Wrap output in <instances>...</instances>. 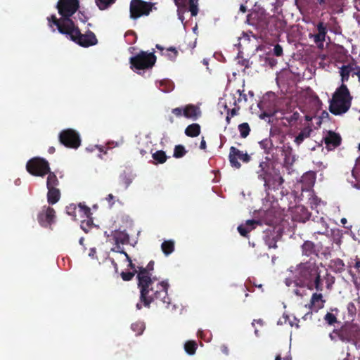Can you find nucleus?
I'll return each mask as SVG.
<instances>
[{
  "label": "nucleus",
  "instance_id": "f257e3e1",
  "mask_svg": "<svg viewBox=\"0 0 360 360\" xmlns=\"http://www.w3.org/2000/svg\"><path fill=\"white\" fill-rule=\"evenodd\" d=\"M154 261H150L146 267H138V288L140 290V300L145 307L149 308L150 304L157 302L165 308H168L171 299L168 296L169 283L162 281L155 285L158 281L156 276L152 277L150 271L154 269Z\"/></svg>",
  "mask_w": 360,
  "mask_h": 360
},
{
  "label": "nucleus",
  "instance_id": "f03ea898",
  "mask_svg": "<svg viewBox=\"0 0 360 360\" xmlns=\"http://www.w3.org/2000/svg\"><path fill=\"white\" fill-rule=\"evenodd\" d=\"M299 285L309 290L316 289L318 292L323 290L321 272L315 262L301 263L298 266Z\"/></svg>",
  "mask_w": 360,
  "mask_h": 360
},
{
  "label": "nucleus",
  "instance_id": "7ed1b4c3",
  "mask_svg": "<svg viewBox=\"0 0 360 360\" xmlns=\"http://www.w3.org/2000/svg\"><path fill=\"white\" fill-rule=\"evenodd\" d=\"M79 7L78 0H59L57 4L58 13L62 16L58 19L56 15H52L48 18L50 27H52L51 22L63 30L75 25V22L71 19V16L76 13Z\"/></svg>",
  "mask_w": 360,
  "mask_h": 360
},
{
  "label": "nucleus",
  "instance_id": "20e7f679",
  "mask_svg": "<svg viewBox=\"0 0 360 360\" xmlns=\"http://www.w3.org/2000/svg\"><path fill=\"white\" fill-rule=\"evenodd\" d=\"M352 96L345 84H342L330 100L329 111L335 115L346 113L351 107Z\"/></svg>",
  "mask_w": 360,
  "mask_h": 360
},
{
  "label": "nucleus",
  "instance_id": "39448f33",
  "mask_svg": "<svg viewBox=\"0 0 360 360\" xmlns=\"http://www.w3.org/2000/svg\"><path fill=\"white\" fill-rule=\"evenodd\" d=\"M59 32L67 35L72 41L83 47H89L98 43L96 37L93 32L88 31L85 34H82L79 27L75 25L64 30L59 28Z\"/></svg>",
  "mask_w": 360,
  "mask_h": 360
},
{
  "label": "nucleus",
  "instance_id": "423d86ee",
  "mask_svg": "<svg viewBox=\"0 0 360 360\" xmlns=\"http://www.w3.org/2000/svg\"><path fill=\"white\" fill-rule=\"evenodd\" d=\"M258 26L262 31H268L271 35H278L285 29L286 22L278 16H264L259 20Z\"/></svg>",
  "mask_w": 360,
  "mask_h": 360
},
{
  "label": "nucleus",
  "instance_id": "0eeeda50",
  "mask_svg": "<svg viewBox=\"0 0 360 360\" xmlns=\"http://www.w3.org/2000/svg\"><path fill=\"white\" fill-rule=\"evenodd\" d=\"M156 62L154 53L141 51L136 55L129 58L130 68L135 70H148L152 68Z\"/></svg>",
  "mask_w": 360,
  "mask_h": 360
},
{
  "label": "nucleus",
  "instance_id": "6e6552de",
  "mask_svg": "<svg viewBox=\"0 0 360 360\" xmlns=\"http://www.w3.org/2000/svg\"><path fill=\"white\" fill-rule=\"evenodd\" d=\"M339 340L343 342L357 345L360 342V326L352 322H345L339 328Z\"/></svg>",
  "mask_w": 360,
  "mask_h": 360
},
{
  "label": "nucleus",
  "instance_id": "1a4fd4ad",
  "mask_svg": "<svg viewBox=\"0 0 360 360\" xmlns=\"http://www.w3.org/2000/svg\"><path fill=\"white\" fill-rule=\"evenodd\" d=\"M154 5V3L143 0H131L129 6L130 18L136 20L142 16L149 15Z\"/></svg>",
  "mask_w": 360,
  "mask_h": 360
},
{
  "label": "nucleus",
  "instance_id": "9d476101",
  "mask_svg": "<svg viewBox=\"0 0 360 360\" xmlns=\"http://www.w3.org/2000/svg\"><path fill=\"white\" fill-rule=\"evenodd\" d=\"M26 169L30 174L41 177L50 172L49 162L39 157H34L28 160L26 164Z\"/></svg>",
  "mask_w": 360,
  "mask_h": 360
},
{
  "label": "nucleus",
  "instance_id": "9b49d317",
  "mask_svg": "<svg viewBox=\"0 0 360 360\" xmlns=\"http://www.w3.org/2000/svg\"><path fill=\"white\" fill-rule=\"evenodd\" d=\"M60 143L69 148L77 149L81 145V139L77 131L72 129L61 131L58 136Z\"/></svg>",
  "mask_w": 360,
  "mask_h": 360
},
{
  "label": "nucleus",
  "instance_id": "f8f14e48",
  "mask_svg": "<svg viewBox=\"0 0 360 360\" xmlns=\"http://www.w3.org/2000/svg\"><path fill=\"white\" fill-rule=\"evenodd\" d=\"M248 163L251 161L252 157L247 151L240 150L235 146H231L229 149V160L232 167L240 169L241 163Z\"/></svg>",
  "mask_w": 360,
  "mask_h": 360
},
{
  "label": "nucleus",
  "instance_id": "ddd939ff",
  "mask_svg": "<svg viewBox=\"0 0 360 360\" xmlns=\"http://www.w3.org/2000/svg\"><path fill=\"white\" fill-rule=\"evenodd\" d=\"M269 161L270 158L266 156L265 160L259 162V169L257 172L258 179L264 181V186L266 189L270 188L271 182L273 179Z\"/></svg>",
  "mask_w": 360,
  "mask_h": 360
},
{
  "label": "nucleus",
  "instance_id": "4468645a",
  "mask_svg": "<svg viewBox=\"0 0 360 360\" xmlns=\"http://www.w3.org/2000/svg\"><path fill=\"white\" fill-rule=\"evenodd\" d=\"M342 84L348 82L349 77L356 76L360 82V66L356 63H350L342 65L340 69Z\"/></svg>",
  "mask_w": 360,
  "mask_h": 360
},
{
  "label": "nucleus",
  "instance_id": "2eb2a0df",
  "mask_svg": "<svg viewBox=\"0 0 360 360\" xmlns=\"http://www.w3.org/2000/svg\"><path fill=\"white\" fill-rule=\"evenodd\" d=\"M55 218V210L49 206H44L37 216L39 224L44 227L51 226L54 222Z\"/></svg>",
  "mask_w": 360,
  "mask_h": 360
},
{
  "label": "nucleus",
  "instance_id": "dca6fc26",
  "mask_svg": "<svg viewBox=\"0 0 360 360\" xmlns=\"http://www.w3.org/2000/svg\"><path fill=\"white\" fill-rule=\"evenodd\" d=\"M323 141L326 144L327 150H332L341 144L342 138L339 134L329 131L326 136L323 138Z\"/></svg>",
  "mask_w": 360,
  "mask_h": 360
},
{
  "label": "nucleus",
  "instance_id": "f3484780",
  "mask_svg": "<svg viewBox=\"0 0 360 360\" xmlns=\"http://www.w3.org/2000/svg\"><path fill=\"white\" fill-rule=\"evenodd\" d=\"M317 32L313 35L314 41L319 47L323 46V42L326 41L328 29L326 25L323 21H319L316 25Z\"/></svg>",
  "mask_w": 360,
  "mask_h": 360
},
{
  "label": "nucleus",
  "instance_id": "a211bd4d",
  "mask_svg": "<svg viewBox=\"0 0 360 360\" xmlns=\"http://www.w3.org/2000/svg\"><path fill=\"white\" fill-rule=\"evenodd\" d=\"M326 300L323 299L321 293L314 292L312 294L309 308L311 311L317 312L319 309L323 308Z\"/></svg>",
  "mask_w": 360,
  "mask_h": 360
},
{
  "label": "nucleus",
  "instance_id": "6ab92c4d",
  "mask_svg": "<svg viewBox=\"0 0 360 360\" xmlns=\"http://www.w3.org/2000/svg\"><path fill=\"white\" fill-rule=\"evenodd\" d=\"M310 217L311 212L304 206L298 205L295 207L293 214L295 221L304 223L309 219Z\"/></svg>",
  "mask_w": 360,
  "mask_h": 360
},
{
  "label": "nucleus",
  "instance_id": "aec40b11",
  "mask_svg": "<svg viewBox=\"0 0 360 360\" xmlns=\"http://www.w3.org/2000/svg\"><path fill=\"white\" fill-rule=\"evenodd\" d=\"M302 255L307 257L319 256V249L311 240H305L301 246Z\"/></svg>",
  "mask_w": 360,
  "mask_h": 360
},
{
  "label": "nucleus",
  "instance_id": "412c9836",
  "mask_svg": "<svg viewBox=\"0 0 360 360\" xmlns=\"http://www.w3.org/2000/svg\"><path fill=\"white\" fill-rule=\"evenodd\" d=\"M112 237L116 244L117 250H121L120 244H127L129 240V236L124 231H115Z\"/></svg>",
  "mask_w": 360,
  "mask_h": 360
},
{
  "label": "nucleus",
  "instance_id": "4be33fe9",
  "mask_svg": "<svg viewBox=\"0 0 360 360\" xmlns=\"http://www.w3.org/2000/svg\"><path fill=\"white\" fill-rule=\"evenodd\" d=\"M200 115V108L193 104H188L184 108V116L188 119L195 120Z\"/></svg>",
  "mask_w": 360,
  "mask_h": 360
},
{
  "label": "nucleus",
  "instance_id": "5701e85b",
  "mask_svg": "<svg viewBox=\"0 0 360 360\" xmlns=\"http://www.w3.org/2000/svg\"><path fill=\"white\" fill-rule=\"evenodd\" d=\"M316 173L313 171L306 172L302 176L301 182L304 188L308 190L314 186L316 181Z\"/></svg>",
  "mask_w": 360,
  "mask_h": 360
},
{
  "label": "nucleus",
  "instance_id": "b1692460",
  "mask_svg": "<svg viewBox=\"0 0 360 360\" xmlns=\"http://www.w3.org/2000/svg\"><path fill=\"white\" fill-rule=\"evenodd\" d=\"M47 202L49 205H54L58 202L60 198V191L58 188H47Z\"/></svg>",
  "mask_w": 360,
  "mask_h": 360
},
{
  "label": "nucleus",
  "instance_id": "393cba45",
  "mask_svg": "<svg viewBox=\"0 0 360 360\" xmlns=\"http://www.w3.org/2000/svg\"><path fill=\"white\" fill-rule=\"evenodd\" d=\"M312 131L313 130L310 127L303 128L295 136L294 142L297 146H300L306 139L310 136Z\"/></svg>",
  "mask_w": 360,
  "mask_h": 360
},
{
  "label": "nucleus",
  "instance_id": "a878e982",
  "mask_svg": "<svg viewBox=\"0 0 360 360\" xmlns=\"http://www.w3.org/2000/svg\"><path fill=\"white\" fill-rule=\"evenodd\" d=\"M185 134L189 137H196L200 134V126L197 123L189 124L185 129Z\"/></svg>",
  "mask_w": 360,
  "mask_h": 360
},
{
  "label": "nucleus",
  "instance_id": "bb28decb",
  "mask_svg": "<svg viewBox=\"0 0 360 360\" xmlns=\"http://www.w3.org/2000/svg\"><path fill=\"white\" fill-rule=\"evenodd\" d=\"M330 266L336 273H342L345 271V263L340 258L332 259Z\"/></svg>",
  "mask_w": 360,
  "mask_h": 360
},
{
  "label": "nucleus",
  "instance_id": "cd10ccee",
  "mask_svg": "<svg viewBox=\"0 0 360 360\" xmlns=\"http://www.w3.org/2000/svg\"><path fill=\"white\" fill-rule=\"evenodd\" d=\"M46 174H48L46 179L47 188H57V186L59 185V181L56 174L50 171V172L47 173Z\"/></svg>",
  "mask_w": 360,
  "mask_h": 360
},
{
  "label": "nucleus",
  "instance_id": "c85d7f7f",
  "mask_svg": "<svg viewBox=\"0 0 360 360\" xmlns=\"http://www.w3.org/2000/svg\"><path fill=\"white\" fill-rule=\"evenodd\" d=\"M161 249L163 253L168 256L174 250V242L172 240L164 241L161 245Z\"/></svg>",
  "mask_w": 360,
  "mask_h": 360
},
{
  "label": "nucleus",
  "instance_id": "c756f323",
  "mask_svg": "<svg viewBox=\"0 0 360 360\" xmlns=\"http://www.w3.org/2000/svg\"><path fill=\"white\" fill-rule=\"evenodd\" d=\"M300 118V113L298 112H294L292 114H289L283 117V120L285 121V124L292 126L295 124Z\"/></svg>",
  "mask_w": 360,
  "mask_h": 360
},
{
  "label": "nucleus",
  "instance_id": "7c9ffc66",
  "mask_svg": "<svg viewBox=\"0 0 360 360\" xmlns=\"http://www.w3.org/2000/svg\"><path fill=\"white\" fill-rule=\"evenodd\" d=\"M259 146L264 151V153L269 155L271 153L273 148V143L269 139H264L259 142Z\"/></svg>",
  "mask_w": 360,
  "mask_h": 360
},
{
  "label": "nucleus",
  "instance_id": "2f4dec72",
  "mask_svg": "<svg viewBox=\"0 0 360 360\" xmlns=\"http://www.w3.org/2000/svg\"><path fill=\"white\" fill-rule=\"evenodd\" d=\"M184 349L189 355H193L197 349V343L193 340H188L184 344Z\"/></svg>",
  "mask_w": 360,
  "mask_h": 360
},
{
  "label": "nucleus",
  "instance_id": "473e14b6",
  "mask_svg": "<svg viewBox=\"0 0 360 360\" xmlns=\"http://www.w3.org/2000/svg\"><path fill=\"white\" fill-rule=\"evenodd\" d=\"M342 5V0H328V6H329V9L333 12H338L341 10Z\"/></svg>",
  "mask_w": 360,
  "mask_h": 360
},
{
  "label": "nucleus",
  "instance_id": "72a5a7b5",
  "mask_svg": "<svg viewBox=\"0 0 360 360\" xmlns=\"http://www.w3.org/2000/svg\"><path fill=\"white\" fill-rule=\"evenodd\" d=\"M188 11L191 12V16H196L198 13V0H188L187 6Z\"/></svg>",
  "mask_w": 360,
  "mask_h": 360
},
{
  "label": "nucleus",
  "instance_id": "f704fd0d",
  "mask_svg": "<svg viewBox=\"0 0 360 360\" xmlns=\"http://www.w3.org/2000/svg\"><path fill=\"white\" fill-rule=\"evenodd\" d=\"M153 158L159 164H163L167 161V157L165 151L160 150L153 154Z\"/></svg>",
  "mask_w": 360,
  "mask_h": 360
},
{
  "label": "nucleus",
  "instance_id": "c9c22d12",
  "mask_svg": "<svg viewBox=\"0 0 360 360\" xmlns=\"http://www.w3.org/2000/svg\"><path fill=\"white\" fill-rule=\"evenodd\" d=\"M321 280L322 281H325L326 288L330 290L333 288V285L335 283V279L333 276L326 271V274L323 276V278Z\"/></svg>",
  "mask_w": 360,
  "mask_h": 360
},
{
  "label": "nucleus",
  "instance_id": "e433bc0d",
  "mask_svg": "<svg viewBox=\"0 0 360 360\" xmlns=\"http://www.w3.org/2000/svg\"><path fill=\"white\" fill-rule=\"evenodd\" d=\"M131 328L136 333V335H140L143 333L145 329V324L142 321L135 322L131 324Z\"/></svg>",
  "mask_w": 360,
  "mask_h": 360
},
{
  "label": "nucleus",
  "instance_id": "4c0bfd02",
  "mask_svg": "<svg viewBox=\"0 0 360 360\" xmlns=\"http://www.w3.org/2000/svg\"><path fill=\"white\" fill-rule=\"evenodd\" d=\"M238 130L242 138H246L250 132V127L247 122H243L238 125Z\"/></svg>",
  "mask_w": 360,
  "mask_h": 360
},
{
  "label": "nucleus",
  "instance_id": "58836bf2",
  "mask_svg": "<svg viewBox=\"0 0 360 360\" xmlns=\"http://www.w3.org/2000/svg\"><path fill=\"white\" fill-rule=\"evenodd\" d=\"M186 153V150L185 147L182 145H177L174 148L173 156L176 158H181L184 157Z\"/></svg>",
  "mask_w": 360,
  "mask_h": 360
},
{
  "label": "nucleus",
  "instance_id": "ea45409f",
  "mask_svg": "<svg viewBox=\"0 0 360 360\" xmlns=\"http://www.w3.org/2000/svg\"><path fill=\"white\" fill-rule=\"evenodd\" d=\"M94 222L92 219H88L86 220H82L81 222V229L85 232L88 233L93 227Z\"/></svg>",
  "mask_w": 360,
  "mask_h": 360
},
{
  "label": "nucleus",
  "instance_id": "a19ab883",
  "mask_svg": "<svg viewBox=\"0 0 360 360\" xmlns=\"http://www.w3.org/2000/svg\"><path fill=\"white\" fill-rule=\"evenodd\" d=\"M320 223L321 224V227L317 231H315L314 234L324 235L328 232V225L323 217L320 219Z\"/></svg>",
  "mask_w": 360,
  "mask_h": 360
},
{
  "label": "nucleus",
  "instance_id": "79ce46f5",
  "mask_svg": "<svg viewBox=\"0 0 360 360\" xmlns=\"http://www.w3.org/2000/svg\"><path fill=\"white\" fill-rule=\"evenodd\" d=\"M162 55H165L171 60H175L178 55L177 50L174 47H170L165 50V53H162Z\"/></svg>",
  "mask_w": 360,
  "mask_h": 360
},
{
  "label": "nucleus",
  "instance_id": "37998d69",
  "mask_svg": "<svg viewBox=\"0 0 360 360\" xmlns=\"http://www.w3.org/2000/svg\"><path fill=\"white\" fill-rule=\"evenodd\" d=\"M323 319L330 326H333L338 322L337 317L330 312H327Z\"/></svg>",
  "mask_w": 360,
  "mask_h": 360
},
{
  "label": "nucleus",
  "instance_id": "c03bdc74",
  "mask_svg": "<svg viewBox=\"0 0 360 360\" xmlns=\"http://www.w3.org/2000/svg\"><path fill=\"white\" fill-rule=\"evenodd\" d=\"M115 0H96V4L101 10L107 8L110 4H113Z\"/></svg>",
  "mask_w": 360,
  "mask_h": 360
},
{
  "label": "nucleus",
  "instance_id": "a18cd8bd",
  "mask_svg": "<svg viewBox=\"0 0 360 360\" xmlns=\"http://www.w3.org/2000/svg\"><path fill=\"white\" fill-rule=\"evenodd\" d=\"M160 89L164 92H169L173 89V84L170 82L161 81L160 82Z\"/></svg>",
  "mask_w": 360,
  "mask_h": 360
},
{
  "label": "nucleus",
  "instance_id": "49530a36",
  "mask_svg": "<svg viewBox=\"0 0 360 360\" xmlns=\"http://www.w3.org/2000/svg\"><path fill=\"white\" fill-rule=\"evenodd\" d=\"M136 274L138 275V270H134V271H128V272L122 271L121 273V277L124 281H129L134 278V276Z\"/></svg>",
  "mask_w": 360,
  "mask_h": 360
},
{
  "label": "nucleus",
  "instance_id": "de8ad7c7",
  "mask_svg": "<svg viewBox=\"0 0 360 360\" xmlns=\"http://www.w3.org/2000/svg\"><path fill=\"white\" fill-rule=\"evenodd\" d=\"M178 7V11H185L187 9L188 0H174Z\"/></svg>",
  "mask_w": 360,
  "mask_h": 360
},
{
  "label": "nucleus",
  "instance_id": "09e8293b",
  "mask_svg": "<svg viewBox=\"0 0 360 360\" xmlns=\"http://www.w3.org/2000/svg\"><path fill=\"white\" fill-rule=\"evenodd\" d=\"M357 311H358V309H357L355 302H351L348 303L347 311H348V314L349 316H351L352 317L356 315Z\"/></svg>",
  "mask_w": 360,
  "mask_h": 360
},
{
  "label": "nucleus",
  "instance_id": "8fccbe9b",
  "mask_svg": "<svg viewBox=\"0 0 360 360\" xmlns=\"http://www.w3.org/2000/svg\"><path fill=\"white\" fill-rule=\"evenodd\" d=\"M120 183L124 185V186L127 188L130 184L131 183V179L127 176L126 174H121L120 176Z\"/></svg>",
  "mask_w": 360,
  "mask_h": 360
},
{
  "label": "nucleus",
  "instance_id": "3c124183",
  "mask_svg": "<svg viewBox=\"0 0 360 360\" xmlns=\"http://www.w3.org/2000/svg\"><path fill=\"white\" fill-rule=\"evenodd\" d=\"M78 207H79V211L82 212L85 217H86L87 218L90 217V216L91 215V209L89 207H87L86 205H83L82 203H79Z\"/></svg>",
  "mask_w": 360,
  "mask_h": 360
},
{
  "label": "nucleus",
  "instance_id": "603ef678",
  "mask_svg": "<svg viewBox=\"0 0 360 360\" xmlns=\"http://www.w3.org/2000/svg\"><path fill=\"white\" fill-rule=\"evenodd\" d=\"M76 205L75 204H70L66 207V212L68 215L72 217L74 219L76 218Z\"/></svg>",
  "mask_w": 360,
  "mask_h": 360
},
{
  "label": "nucleus",
  "instance_id": "864d4df0",
  "mask_svg": "<svg viewBox=\"0 0 360 360\" xmlns=\"http://www.w3.org/2000/svg\"><path fill=\"white\" fill-rule=\"evenodd\" d=\"M282 151L285 155V158H288L292 153V148L289 144H284L282 147Z\"/></svg>",
  "mask_w": 360,
  "mask_h": 360
},
{
  "label": "nucleus",
  "instance_id": "5fc2aeb1",
  "mask_svg": "<svg viewBox=\"0 0 360 360\" xmlns=\"http://www.w3.org/2000/svg\"><path fill=\"white\" fill-rule=\"evenodd\" d=\"M238 231L242 236L248 237V233L251 231V229H249L244 225H240L238 226Z\"/></svg>",
  "mask_w": 360,
  "mask_h": 360
},
{
  "label": "nucleus",
  "instance_id": "6e6d98bb",
  "mask_svg": "<svg viewBox=\"0 0 360 360\" xmlns=\"http://www.w3.org/2000/svg\"><path fill=\"white\" fill-rule=\"evenodd\" d=\"M260 224L258 220L255 219H249L245 222V226L251 229V231L255 228V225Z\"/></svg>",
  "mask_w": 360,
  "mask_h": 360
},
{
  "label": "nucleus",
  "instance_id": "4d7b16f0",
  "mask_svg": "<svg viewBox=\"0 0 360 360\" xmlns=\"http://www.w3.org/2000/svg\"><path fill=\"white\" fill-rule=\"evenodd\" d=\"M274 55L276 56H281L283 55V48L282 46L277 44L274 46L273 49Z\"/></svg>",
  "mask_w": 360,
  "mask_h": 360
},
{
  "label": "nucleus",
  "instance_id": "13d9d810",
  "mask_svg": "<svg viewBox=\"0 0 360 360\" xmlns=\"http://www.w3.org/2000/svg\"><path fill=\"white\" fill-rule=\"evenodd\" d=\"M316 3L319 4L320 7L319 8L320 10H330L329 6H328V0H316Z\"/></svg>",
  "mask_w": 360,
  "mask_h": 360
},
{
  "label": "nucleus",
  "instance_id": "bf43d9fd",
  "mask_svg": "<svg viewBox=\"0 0 360 360\" xmlns=\"http://www.w3.org/2000/svg\"><path fill=\"white\" fill-rule=\"evenodd\" d=\"M339 328L334 329L332 333L329 334V338L333 341H337L339 340Z\"/></svg>",
  "mask_w": 360,
  "mask_h": 360
},
{
  "label": "nucleus",
  "instance_id": "052dcab7",
  "mask_svg": "<svg viewBox=\"0 0 360 360\" xmlns=\"http://www.w3.org/2000/svg\"><path fill=\"white\" fill-rule=\"evenodd\" d=\"M172 112L177 117L184 116V108H175L172 110Z\"/></svg>",
  "mask_w": 360,
  "mask_h": 360
},
{
  "label": "nucleus",
  "instance_id": "680f3d73",
  "mask_svg": "<svg viewBox=\"0 0 360 360\" xmlns=\"http://www.w3.org/2000/svg\"><path fill=\"white\" fill-rule=\"evenodd\" d=\"M354 261L355 262L353 266L356 269V272L358 273L360 277V259L356 257Z\"/></svg>",
  "mask_w": 360,
  "mask_h": 360
},
{
  "label": "nucleus",
  "instance_id": "e2e57ef3",
  "mask_svg": "<svg viewBox=\"0 0 360 360\" xmlns=\"http://www.w3.org/2000/svg\"><path fill=\"white\" fill-rule=\"evenodd\" d=\"M114 198V195L110 193L107 195L105 200L110 204V206H112L115 204Z\"/></svg>",
  "mask_w": 360,
  "mask_h": 360
},
{
  "label": "nucleus",
  "instance_id": "0e129e2a",
  "mask_svg": "<svg viewBox=\"0 0 360 360\" xmlns=\"http://www.w3.org/2000/svg\"><path fill=\"white\" fill-rule=\"evenodd\" d=\"M337 52L338 53H340L341 54H345L347 51L345 50V49L342 46H338L337 47Z\"/></svg>",
  "mask_w": 360,
  "mask_h": 360
},
{
  "label": "nucleus",
  "instance_id": "69168bd1",
  "mask_svg": "<svg viewBox=\"0 0 360 360\" xmlns=\"http://www.w3.org/2000/svg\"><path fill=\"white\" fill-rule=\"evenodd\" d=\"M353 302H355L357 309L360 312V296L358 295V297L354 299Z\"/></svg>",
  "mask_w": 360,
  "mask_h": 360
},
{
  "label": "nucleus",
  "instance_id": "338daca9",
  "mask_svg": "<svg viewBox=\"0 0 360 360\" xmlns=\"http://www.w3.org/2000/svg\"><path fill=\"white\" fill-rule=\"evenodd\" d=\"M206 141H205L204 139V137H202L201 141H200V148L202 149V150H205L206 149Z\"/></svg>",
  "mask_w": 360,
  "mask_h": 360
},
{
  "label": "nucleus",
  "instance_id": "774afa93",
  "mask_svg": "<svg viewBox=\"0 0 360 360\" xmlns=\"http://www.w3.org/2000/svg\"><path fill=\"white\" fill-rule=\"evenodd\" d=\"M117 252H120V253H122V254H124V255H125L126 258H127V260L129 262H130V261H131V257H130L129 256V255H128L126 252H124L123 250H117Z\"/></svg>",
  "mask_w": 360,
  "mask_h": 360
}]
</instances>
